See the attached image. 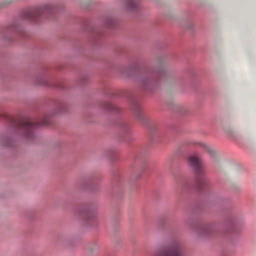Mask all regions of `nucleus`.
<instances>
[{"mask_svg":"<svg viewBox=\"0 0 256 256\" xmlns=\"http://www.w3.org/2000/svg\"><path fill=\"white\" fill-rule=\"evenodd\" d=\"M202 230L204 231V234H202L203 235V234H204L205 233H206L207 232V228H206V226H202Z\"/></svg>","mask_w":256,"mask_h":256,"instance_id":"nucleus-11","label":"nucleus"},{"mask_svg":"<svg viewBox=\"0 0 256 256\" xmlns=\"http://www.w3.org/2000/svg\"><path fill=\"white\" fill-rule=\"evenodd\" d=\"M188 162L190 166L193 167L197 175V183L198 186H202L203 180H201L200 176L204 172V168L200 158L196 155H192L188 158Z\"/></svg>","mask_w":256,"mask_h":256,"instance_id":"nucleus-4","label":"nucleus"},{"mask_svg":"<svg viewBox=\"0 0 256 256\" xmlns=\"http://www.w3.org/2000/svg\"><path fill=\"white\" fill-rule=\"evenodd\" d=\"M50 120L48 116H44L38 122H33L30 118H26L21 121L12 120L11 126L16 133L21 134L26 138L31 140L34 137L36 128L50 124Z\"/></svg>","mask_w":256,"mask_h":256,"instance_id":"nucleus-1","label":"nucleus"},{"mask_svg":"<svg viewBox=\"0 0 256 256\" xmlns=\"http://www.w3.org/2000/svg\"><path fill=\"white\" fill-rule=\"evenodd\" d=\"M54 8L52 6H46L43 8L34 9L26 12V18L30 21L36 22L40 16L49 18L48 15L53 13Z\"/></svg>","mask_w":256,"mask_h":256,"instance_id":"nucleus-3","label":"nucleus"},{"mask_svg":"<svg viewBox=\"0 0 256 256\" xmlns=\"http://www.w3.org/2000/svg\"><path fill=\"white\" fill-rule=\"evenodd\" d=\"M104 108L108 110H112V111H118V108L117 106L110 104V103H107L106 104Z\"/></svg>","mask_w":256,"mask_h":256,"instance_id":"nucleus-8","label":"nucleus"},{"mask_svg":"<svg viewBox=\"0 0 256 256\" xmlns=\"http://www.w3.org/2000/svg\"><path fill=\"white\" fill-rule=\"evenodd\" d=\"M151 256H184L182 244L174 242L165 248L153 254Z\"/></svg>","mask_w":256,"mask_h":256,"instance_id":"nucleus-2","label":"nucleus"},{"mask_svg":"<svg viewBox=\"0 0 256 256\" xmlns=\"http://www.w3.org/2000/svg\"><path fill=\"white\" fill-rule=\"evenodd\" d=\"M6 145L7 146H10V144H6Z\"/></svg>","mask_w":256,"mask_h":256,"instance_id":"nucleus-12","label":"nucleus"},{"mask_svg":"<svg viewBox=\"0 0 256 256\" xmlns=\"http://www.w3.org/2000/svg\"><path fill=\"white\" fill-rule=\"evenodd\" d=\"M126 6L129 10H134L137 7V3L135 0H127Z\"/></svg>","mask_w":256,"mask_h":256,"instance_id":"nucleus-6","label":"nucleus"},{"mask_svg":"<svg viewBox=\"0 0 256 256\" xmlns=\"http://www.w3.org/2000/svg\"><path fill=\"white\" fill-rule=\"evenodd\" d=\"M132 110L134 114L138 116L139 119L143 118V115L141 111V108L138 102H134L132 106Z\"/></svg>","mask_w":256,"mask_h":256,"instance_id":"nucleus-5","label":"nucleus"},{"mask_svg":"<svg viewBox=\"0 0 256 256\" xmlns=\"http://www.w3.org/2000/svg\"><path fill=\"white\" fill-rule=\"evenodd\" d=\"M202 146L210 155L212 156H215L216 154V152L212 150L211 148L204 144H202Z\"/></svg>","mask_w":256,"mask_h":256,"instance_id":"nucleus-9","label":"nucleus"},{"mask_svg":"<svg viewBox=\"0 0 256 256\" xmlns=\"http://www.w3.org/2000/svg\"><path fill=\"white\" fill-rule=\"evenodd\" d=\"M151 79L152 78L149 76L142 78L140 82L142 86L144 89H147V85L151 82Z\"/></svg>","mask_w":256,"mask_h":256,"instance_id":"nucleus-7","label":"nucleus"},{"mask_svg":"<svg viewBox=\"0 0 256 256\" xmlns=\"http://www.w3.org/2000/svg\"><path fill=\"white\" fill-rule=\"evenodd\" d=\"M85 217H86V219H91V218H94V216L93 214L86 212L85 214Z\"/></svg>","mask_w":256,"mask_h":256,"instance_id":"nucleus-10","label":"nucleus"}]
</instances>
